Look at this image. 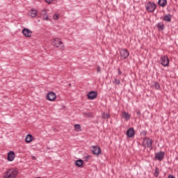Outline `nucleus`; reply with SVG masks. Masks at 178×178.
I'll return each mask as SVG.
<instances>
[{
	"label": "nucleus",
	"instance_id": "c9c22d12",
	"mask_svg": "<svg viewBox=\"0 0 178 178\" xmlns=\"http://www.w3.org/2000/svg\"><path fill=\"white\" fill-rule=\"evenodd\" d=\"M168 178H175V176H173V175H169V176H168Z\"/></svg>",
	"mask_w": 178,
	"mask_h": 178
},
{
	"label": "nucleus",
	"instance_id": "a211bd4d",
	"mask_svg": "<svg viewBox=\"0 0 178 178\" xmlns=\"http://www.w3.org/2000/svg\"><path fill=\"white\" fill-rule=\"evenodd\" d=\"M156 27L159 30H165V25L162 22L158 23Z\"/></svg>",
	"mask_w": 178,
	"mask_h": 178
},
{
	"label": "nucleus",
	"instance_id": "4c0bfd02",
	"mask_svg": "<svg viewBox=\"0 0 178 178\" xmlns=\"http://www.w3.org/2000/svg\"><path fill=\"white\" fill-rule=\"evenodd\" d=\"M175 2H177L178 0H175Z\"/></svg>",
	"mask_w": 178,
	"mask_h": 178
},
{
	"label": "nucleus",
	"instance_id": "f257e3e1",
	"mask_svg": "<svg viewBox=\"0 0 178 178\" xmlns=\"http://www.w3.org/2000/svg\"><path fill=\"white\" fill-rule=\"evenodd\" d=\"M17 175H19V171L17 169L11 168L5 172L3 178H16Z\"/></svg>",
	"mask_w": 178,
	"mask_h": 178
},
{
	"label": "nucleus",
	"instance_id": "bb28decb",
	"mask_svg": "<svg viewBox=\"0 0 178 178\" xmlns=\"http://www.w3.org/2000/svg\"><path fill=\"white\" fill-rule=\"evenodd\" d=\"M41 15L43 16L44 15H47V10L44 9L41 11Z\"/></svg>",
	"mask_w": 178,
	"mask_h": 178
},
{
	"label": "nucleus",
	"instance_id": "423d86ee",
	"mask_svg": "<svg viewBox=\"0 0 178 178\" xmlns=\"http://www.w3.org/2000/svg\"><path fill=\"white\" fill-rule=\"evenodd\" d=\"M120 54L122 59H127V58H129V55H130L129 50L126 49H122L120 51Z\"/></svg>",
	"mask_w": 178,
	"mask_h": 178
},
{
	"label": "nucleus",
	"instance_id": "ddd939ff",
	"mask_svg": "<svg viewBox=\"0 0 178 178\" xmlns=\"http://www.w3.org/2000/svg\"><path fill=\"white\" fill-rule=\"evenodd\" d=\"M8 161L9 162H12L13 159H15V152L10 151L8 153V157H7Z\"/></svg>",
	"mask_w": 178,
	"mask_h": 178
},
{
	"label": "nucleus",
	"instance_id": "5701e85b",
	"mask_svg": "<svg viewBox=\"0 0 178 178\" xmlns=\"http://www.w3.org/2000/svg\"><path fill=\"white\" fill-rule=\"evenodd\" d=\"M154 88H156V90H159V88H161V85L159 82L156 81L154 83Z\"/></svg>",
	"mask_w": 178,
	"mask_h": 178
},
{
	"label": "nucleus",
	"instance_id": "f8f14e48",
	"mask_svg": "<svg viewBox=\"0 0 178 178\" xmlns=\"http://www.w3.org/2000/svg\"><path fill=\"white\" fill-rule=\"evenodd\" d=\"M134 134H136V132L134 128H130L127 131V137H129V138H131V137H134Z\"/></svg>",
	"mask_w": 178,
	"mask_h": 178
},
{
	"label": "nucleus",
	"instance_id": "1a4fd4ad",
	"mask_svg": "<svg viewBox=\"0 0 178 178\" xmlns=\"http://www.w3.org/2000/svg\"><path fill=\"white\" fill-rule=\"evenodd\" d=\"M97 95H98V93L97 92L92 90L89 92V93L88 94V99H90V100L95 99Z\"/></svg>",
	"mask_w": 178,
	"mask_h": 178
},
{
	"label": "nucleus",
	"instance_id": "393cba45",
	"mask_svg": "<svg viewBox=\"0 0 178 178\" xmlns=\"http://www.w3.org/2000/svg\"><path fill=\"white\" fill-rule=\"evenodd\" d=\"M154 176L156 177H158L159 176V168H158V167H156L155 169Z\"/></svg>",
	"mask_w": 178,
	"mask_h": 178
},
{
	"label": "nucleus",
	"instance_id": "aec40b11",
	"mask_svg": "<svg viewBox=\"0 0 178 178\" xmlns=\"http://www.w3.org/2000/svg\"><path fill=\"white\" fill-rule=\"evenodd\" d=\"M30 15L32 17H35L37 16V10L31 9Z\"/></svg>",
	"mask_w": 178,
	"mask_h": 178
},
{
	"label": "nucleus",
	"instance_id": "2f4dec72",
	"mask_svg": "<svg viewBox=\"0 0 178 178\" xmlns=\"http://www.w3.org/2000/svg\"><path fill=\"white\" fill-rule=\"evenodd\" d=\"M90 158H91V156H90V155L86 156V161H88V159H89Z\"/></svg>",
	"mask_w": 178,
	"mask_h": 178
},
{
	"label": "nucleus",
	"instance_id": "f03ea898",
	"mask_svg": "<svg viewBox=\"0 0 178 178\" xmlns=\"http://www.w3.org/2000/svg\"><path fill=\"white\" fill-rule=\"evenodd\" d=\"M53 45L54 47H56V48H59V49H61V51H63V49H65V45L59 38L54 39Z\"/></svg>",
	"mask_w": 178,
	"mask_h": 178
},
{
	"label": "nucleus",
	"instance_id": "6e6552de",
	"mask_svg": "<svg viewBox=\"0 0 178 178\" xmlns=\"http://www.w3.org/2000/svg\"><path fill=\"white\" fill-rule=\"evenodd\" d=\"M22 34H24V35H25V37H26L27 38H30V37H31V35L33 34V31L27 28H24L22 30Z\"/></svg>",
	"mask_w": 178,
	"mask_h": 178
},
{
	"label": "nucleus",
	"instance_id": "b1692460",
	"mask_svg": "<svg viewBox=\"0 0 178 178\" xmlns=\"http://www.w3.org/2000/svg\"><path fill=\"white\" fill-rule=\"evenodd\" d=\"M74 129L76 130V131H79L80 129H81V126L79 124H76L74 125Z\"/></svg>",
	"mask_w": 178,
	"mask_h": 178
},
{
	"label": "nucleus",
	"instance_id": "4468645a",
	"mask_svg": "<svg viewBox=\"0 0 178 178\" xmlns=\"http://www.w3.org/2000/svg\"><path fill=\"white\" fill-rule=\"evenodd\" d=\"M158 4L161 8H165L166 5H168V0H159Z\"/></svg>",
	"mask_w": 178,
	"mask_h": 178
},
{
	"label": "nucleus",
	"instance_id": "20e7f679",
	"mask_svg": "<svg viewBox=\"0 0 178 178\" xmlns=\"http://www.w3.org/2000/svg\"><path fill=\"white\" fill-rule=\"evenodd\" d=\"M91 152H92L93 155H96L97 156H99L101 154H102V149L98 145H93L91 147Z\"/></svg>",
	"mask_w": 178,
	"mask_h": 178
},
{
	"label": "nucleus",
	"instance_id": "39448f33",
	"mask_svg": "<svg viewBox=\"0 0 178 178\" xmlns=\"http://www.w3.org/2000/svg\"><path fill=\"white\" fill-rule=\"evenodd\" d=\"M145 9L147 10V12L152 13L156 9V4L154 2L149 1L145 5Z\"/></svg>",
	"mask_w": 178,
	"mask_h": 178
},
{
	"label": "nucleus",
	"instance_id": "2eb2a0df",
	"mask_svg": "<svg viewBox=\"0 0 178 178\" xmlns=\"http://www.w3.org/2000/svg\"><path fill=\"white\" fill-rule=\"evenodd\" d=\"M163 20L165 22H168V23H170V22H172V15H170V14L165 15L163 17Z\"/></svg>",
	"mask_w": 178,
	"mask_h": 178
},
{
	"label": "nucleus",
	"instance_id": "a878e982",
	"mask_svg": "<svg viewBox=\"0 0 178 178\" xmlns=\"http://www.w3.org/2000/svg\"><path fill=\"white\" fill-rule=\"evenodd\" d=\"M42 17L43 20H48L49 19L47 14H44V15H42Z\"/></svg>",
	"mask_w": 178,
	"mask_h": 178
},
{
	"label": "nucleus",
	"instance_id": "dca6fc26",
	"mask_svg": "<svg viewBox=\"0 0 178 178\" xmlns=\"http://www.w3.org/2000/svg\"><path fill=\"white\" fill-rule=\"evenodd\" d=\"M83 163H84V161L81 159L75 161V165H76V166H78V168L83 166Z\"/></svg>",
	"mask_w": 178,
	"mask_h": 178
},
{
	"label": "nucleus",
	"instance_id": "4be33fe9",
	"mask_svg": "<svg viewBox=\"0 0 178 178\" xmlns=\"http://www.w3.org/2000/svg\"><path fill=\"white\" fill-rule=\"evenodd\" d=\"M113 84H115V86H119L120 84V80L118 79H114V81H113Z\"/></svg>",
	"mask_w": 178,
	"mask_h": 178
},
{
	"label": "nucleus",
	"instance_id": "473e14b6",
	"mask_svg": "<svg viewBox=\"0 0 178 178\" xmlns=\"http://www.w3.org/2000/svg\"><path fill=\"white\" fill-rule=\"evenodd\" d=\"M118 74L119 75L122 74V71H120V69H118Z\"/></svg>",
	"mask_w": 178,
	"mask_h": 178
},
{
	"label": "nucleus",
	"instance_id": "f704fd0d",
	"mask_svg": "<svg viewBox=\"0 0 178 178\" xmlns=\"http://www.w3.org/2000/svg\"><path fill=\"white\" fill-rule=\"evenodd\" d=\"M32 159H33V161H35V159H37V158H36L35 156H32Z\"/></svg>",
	"mask_w": 178,
	"mask_h": 178
},
{
	"label": "nucleus",
	"instance_id": "7ed1b4c3",
	"mask_svg": "<svg viewBox=\"0 0 178 178\" xmlns=\"http://www.w3.org/2000/svg\"><path fill=\"white\" fill-rule=\"evenodd\" d=\"M142 145L144 148H152V140L148 137L145 138L142 143Z\"/></svg>",
	"mask_w": 178,
	"mask_h": 178
},
{
	"label": "nucleus",
	"instance_id": "c756f323",
	"mask_svg": "<svg viewBox=\"0 0 178 178\" xmlns=\"http://www.w3.org/2000/svg\"><path fill=\"white\" fill-rule=\"evenodd\" d=\"M85 115H86V116H88V118H91L92 116L91 113H86Z\"/></svg>",
	"mask_w": 178,
	"mask_h": 178
},
{
	"label": "nucleus",
	"instance_id": "f3484780",
	"mask_svg": "<svg viewBox=\"0 0 178 178\" xmlns=\"http://www.w3.org/2000/svg\"><path fill=\"white\" fill-rule=\"evenodd\" d=\"M25 141L26 143H31V141H33V135L31 134H28L26 136V138H25Z\"/></svg>",
	"mask_w": 178,
	"mask_h": 178
},
{
	"label": "nucleus",
	"instance_id": "c85d7f7f",
	"mask_svg": "<svg viewBox=\"0 0 178 178\" xmlns=\"http://www.w3.org/2000/svg\"><path fill=\"white\" fill-rule=\"evenodd\" d=\"M136 115H138V116H141V112H140V110H138L137 111H136Z\"/></svg>",
	"mask_w": 178,
	"mask_h": 178
},
{
	"label": "nucleus",
	"instance_id": "0eeeda50",
	"mask_svg": "<svg viewBox=\"0 0 178 178\" xmlns=\"http://www.w3.org/2000/svg\"><path fill=\"white\" fill-rule=\"evenodd\" d=\"M161 65L166 67V66H169V58L168 56H163L161 58Z\"/></svg>",
	"mask_w": 178,
	"mask_h": 178
},
{
	"label": "nucleus",
	"instance_id": "72a5a7b5",
	"mask_svg": "<svg viewBox=\"0 0 178 178\" xmlns=\"http://www.w3.org/2000/svg\"><path fill=\"white\" fill-rule=\"evenodd\" d=\"M142 134H143V136H147V131H143V132H142Z\"/></svg>",
	"mask_w": 178,
	"mask_h": 178
},
{
	"label": "nucleus",
	"instance_id": "412c9836",
	"mask_svg": "<svg viewBox=\"0 0 178 178\" xmlns=\"http://www.w3.org/2000/svg\"><path fill=\"white\" fill-rule=\"evenodd\" d=\"M111 115H109V113H103L102 114V118H103V119H109V117H110Z\"/></svg>",
	"mask_w": 178,
	"mask_h": 178
},
{
	"label": "nucleus",
	"instance_id": "6ab92c4d",
	"mask_svg": "<svg viewBox=\"0 0 178 178\" xmlns=\"http://www.w3.org/2000/svg\"><path fill=\"white\" fill-rule=\"evenodd\" d=\"M122 118H124L127 120H130V114L127 112H122Z\"/></svg>",
	"mask_w": 178,
	"mask_h": 178
},
{
	"label": "nucleus",
	"instance_id": "9d476101",
	"mask_svg": "<svg viewBox=\"0 0 178 178\" xmlns=\"http://www.w3.org/2000/svg\"><path fill=\"white\" fill-rule=\"evenodd\" d=\"M47 98L48 101H55L56 99V95L54 92H50L47 94Z\"/></svg>",
	"mask_w": 178,
	"mask_h": 178
},
{
	"label": "nucleus",
	"instance_id": "9b49d317",
	"mask_svg": "<svg viewBox=\"0 0 178 178\" xmlns=\"http://www.w3.org/2000/svg\"><path fill=\"white\" fill-rule=\"evenodd\" d=\"M156 159L158 161H163V158H165V152H159L155 156Z\"/></svg>",
	"mask_w": 178,
	"mask_h": 178
},
{
	"label": "nucleus",
	"instance_id": "7c9ffc66",
	"mask_svg": "<svg viewBox=\"0 0 178 178\" xmlns=\"http://www.w3.org/2000/svg\"><path fill=\"white\" fill-rule=\"evenodd\" d=\"M52 1L54 0H45V2H47V3H51Z\"/></svg>",
	"mask_w": 178,
	"mask_h": 178
},
{
	"label": "nucleus",
	"instance_id": "e433bc0d",
	"mask_svg": "<svg viewBox=\"0 0 178 178\" xmlns=\"http://www.w3.org/2000/svg\"><path fill=\"white\" fill-rule=\"evenodd\" d=\"M97 72H101V68L99 67H98V68H97Z\"/></svg>",
	"mask_w": 178,
	"mask_h": 178
},
{
	"label": "nucleus",
	"instance_id": "cd10ccee",
	"mask_svg": "<svg viewBox=\"0 0 178 178\" xmlns=\"http://www.w3.org/2000/svg\"><path fill=\"white\" fill-rule=\"evenodd\" d=\"M53 17H54V20H58V19H59V15L55 14Z\"/></svg>",
	"mask_w": 178,
	"mask_h": 178
}]
</instances>
